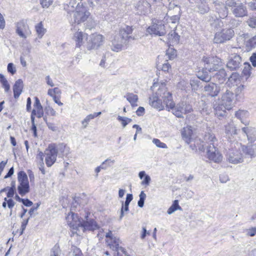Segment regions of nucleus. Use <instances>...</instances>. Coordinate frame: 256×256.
<instances>
[{"instance_id": "obj_14", "label": "nucleus", "mask_w": 256, "mask_h": 256, "mask_svg": "<svg viewBox=\"0 0 256 256\" xmlns=\"http://www.w3.org/2000/svg\"><path fill=\"white\" fill-rule=\"evenodd\" d=\"M58 151L56 148L52 146H50L45 151L46 157L45 161L48 166H51L56 162Z\"/></svg>"}, {"instance_id": "obj_53", "label": "nucleus", "mask_w": 256, "mask_h": 256, "mask_svg": "<svg viewBox=\"0 0 256 256\" xmlns=\"http://www.w3.org/2000/svg\"><path fill=\"white\" fill-rule=\"evenodd\" d=\"M68 148L66 146L63 144H60L58 148L56 149L58 151V152H60L62 153H65V154H67V152L68 150H67Z\"/></svg>"}, {"instance_id": "obj_33", "label": "nucleus", "mask_w": 256, "mask_h": 256, "mask_svg": "<svg viewBox=\"0 0 256 256\" xmlns=\"http://www.w3.org/2000/svg\"><path fill=\"white\" fill-rule=\"evenodd\" d=\"M126 100L130 103L132 106H137L136 104L138 100V96L137 95L132 93H128L125 96Z\"/></svg>"}, {"instance_id": "obj_58", "label": "nucleus", "mask_w": 256, "mask_h": 256, "mask_svg": "<svg viewBox=\"0 0 256 256\" xmlns=\"http://www.w3.org/2000/svg\"><path fill=\"white\" fill-rule=\"evenodd\" d=\"M185 114L190 112L192 110V106L189 104L183 102Z\"/></svg>"}, {"instance_id": "obj_50", "label": "nucleus", "mask_w": 256, "mask_h": 256, "mask_svg": "<svg viewBox=\"0 0 256 256\" xmlns=\"http://www.w3.org/2000/svg\"><path fill=\"white\" fill-rule=\"evenodd\" d=\"M94 119L92 114H89L86 116V118L82 122V128H85L87 127L90 120Z\"/></svg>"}, {"instance_id": "obj_21", "label": "nucleus", "mask_w": 256, "mask_h": 256, "mask_svg": "<svg viewBox=\"0 0 256 256\" xmlns=\"http://www.w3.org/2000/svg\"><path fill=\"white\" fill-rule=\"evenodd\" d=\"M82 0H70L68 4H64V10L67 12L68 14L71 15V13H74L78 7H81L80 6V2Z\"/></svg>"}, {"instance_id": "obj_15", "label": "nucleus", "mask_w": 256, "mask_h": 256, "mask_svg": "<svg viewBox=\"0 0 256 256\" xmlns=\"http://www.w3.org/2000/svg\"><path fill=\"white\" fill-rule=\"evenodd\" d=\"M221 90H224V88L222 89L219 85L213 82L207 84L204 86V91L212 97L217 96Z\"/></svg>"}, {"instance_id": "obj_52", "label": "nucleus", "mask_w": 256, "mask_h": 256, "mask_svg": "<svg viewBox=\"0 0 256 256\" xmlns=\"http://www.w3.org/2000/svg\"><path fill=\"white\" fill-rule=\"evenodd\" d=\"M40 4L43 8H48L52 4V0H40Z\"/></svg>"}, {"instance_id": "obj_4", "label": "nucleus", "mask_w": 256, "mask_h": 256, "mask_svg": "<svg viewBox=\"0 0 256 256\" xmlns=\"http://www.w3.org/2000/svg\"><path fill=\"white\" fill-rule=\"evenodd\" d=\"M156 94L163 100V104L166 106V108L169 111L170 110L174 109L175 107L172 94L170 92H168L166 88L162 86L159 88Z\"/></svg>"}, {"instance_id": "obj_20", "label": "nucleus", "mask_w": 256, "mask_h": 256, "mask_svg": "<svg viewBox=\"0 0 256 256\" xmlns=\"http://www.w3.org/2000/svg\"><path fill=\"white\" fill-rule=\"evenodd\" d=\"M138 12L140 14H146L151 12V6L149 2L144 0H140L136 5Z\"/></svg>"}, {"instance_id": "obj_16", "label": "nucleus", "mask_w": 256, "mask_h": 256, "mask_svg": "<svg viewBox=\"0 0 256 256\" xmlns=\"http://www.w3.org/2000/svg\"><path fill=\"white\" fill-rule=\"evenodd\" d=\"M16 32L21 38H26V35L30 34L28 25L24 20H22L16 24Z\"/></svg>"}, {"instance_id": "obj_49", "label": "nucleus", "mask_w": 256, "mask_h": 256, "mask_svg": "<svg viewBox=\"0 0 256 256\" xmlns=\"http://www.w3.org/2000/svg\"><path fill=\"white\" fill-rule=\"evenodd\" d=\"M88 20L86 24V28H88L89 30H91L93 28H94L96 26V22L91 17H89V18L86 20Z\"/></svg>"}, {"instance_id": "obj_60", "label": "nucleus", "mask_w": 256, "mask_h": 256, "mask_svg": "<svg viewBox=\"0 0 256 256\" xmlns=\"http://www.w3.org/2000/svg\"><path fill=\"white\" fill-rule=\"evenodd\" d=\"M29 218L24 220L21 225V231L20 232V235H22L23 234L24 230H25L26 225L28 222Z\"/></svg>"}, {"instance_id": "obj_5", "label": "nucleus", "mask_w": 256, "mask_h": 256, "mask_svg": "<svg viewBox=\"0 0 256 256\" xmlns=\"http://www.w3.org/2000/svg\"><path fill=\"white\" fill-rule=\"evenodd\" d=\"M104 38L100 34H91L86 44V52L92 50H96L100 48L104 43Z\"/></svg>"}, {"instance_id": "obj_17", "label": "nucleus", "mask_w": 256, "mask_h": 256, "mask_svg": "<svg viewBox=\"0 0 256 256\" xmlns=\"http://www.w3.org/2000/svg\"><path fill=\"white\" fill-rule=\"evenodd\" d=\"M86 36V34H84L82 32H76L74 35L73 39L76 42V48H79L80 50L86 53V44H84V38Z\"/></svg>"}, {"instance_id": "obj_28", "label": "nucleus", "mask_w": 256, "mask_h": 256, "mask_svg": "<svg viewBox=\"0 0 256 256\" xmlns=\"http://www.w3.org/2000/svg\"><path fill=\"white\" fill-rule=\"evenodd\" d=\"M225 133L229 139H230V136L238 134L237 130L232 122L228 123L225 126Z\"/></svg>"}, {"instance_id": "obj_63", "label": "nucleus", "mask_w": 256, "mask_h": 256, "mask_svg": "<svg viewBox=\"0 0 256 256\" xmlns=\"http://www.w3.org/2000/svg\"><path fill=\"white\" fill-rule=\"evenodd\" d=\"M248 43L253 48L256 46V36H253L249 40Z\"/></svg>"}, {"instance_id": "obj_36", "label": "nucleus", "mask_w": 256, "mask_h": 256, "mask_svg": "<svg viewBox=\"0 0 256 256\" xmlns=\"http://www.w3.org/2000/svg\"><path fill=\"white\" fill-rule=\"evenodd\" d=\"M252 68L248 62L244 63V68L242 72V74L246 76L247 80L251 75V70Z\"/></svg>"}, {"instance_id": "obj_44", "label": "nucleus", "mask_w": 256, "mask_h": 256, "mask_svg": "<svg viewBox=\"0 0 256 256\" xmlns=\"http://www.w3.org/2000/svg\"><path fill=\"white\" fill-rule=\"evenodd\" d=\"M118 120L122 122L123 128H125L128 123H130L132 121L131 118L120 116L118 117Z\"/></svg>"}, {"instance_id": "obj_55", "label": "nucleus", "mask_w": 256, "mask_h": 256, "mask_svg": "<svg viewBox=\"0 0 256 256\" xmlns=\"http://www.w3.org/2000/svg\"><path fill=\"white\" fill-rule=\"evenodd\" d=\"M45 110L48 114H50L52 116H55L56 115V112L53 108L50 106H48L45 108Z\"/></svg>"}, {"instance_id": "obj_56", "label": "nucleus", "mask_w": 256, "mask_h": 256, "mask_svg": "<svg viewBox=\"0 0 256 256\" xmlns=\"http://www.w3.org/2000/svg\"><path fill=\"white\" fill-rule=\"evenodd\" d=\"M128 210V206L122 203V207L120 210V220H122L124 216V211L127 212Z\"/></svg>"}, {"instance_id": "obj_47", "label": "nucleus", "mask_w": 256, "mask_h": 256, "mask_svg": "<svg viewBox=\"0 0 256 256\" xmlns=\"http://www.w3.org/2000/svg\"><path fill=\"white\" fill-rule=\"evenodd\" d=\"M34 99H35V102H34V110H36V112H38L39 110L40 111L43 110L42 106L38 98L37 97H35Z\"/></svg>"}, {"instance_id": "obj_26", "label": "nucleus", "mask_w": 256, "mask_h": 256, "mask_svg": "<svg viewBox=\"0 0 256 256\" xmlns=\"http://www.w3.org/2000/svg\"><path fill=\"white\" fill-rule=\"evenodd\" d=\"M149 103L152 106L158 110H161L164 109V104L158 96H155L150 97Z\"/></svg>"}, {"instance_id": "obj_18", "label": "nucleus", "mask_w": 256, "mask_h": 256, "mask_svg": "<svg viewBox=\"0 0 256 256\" xmlns=\"http://www.w3.org/2000/svg\"><path fill=\"white\" fill-rule=\"evenodd\" d=\"M232 13L236 18H242L247 16L248 12L247 8L242 3L238 4L232 10Z\"/></svg>"}, {"instance_id": "obj_29", "label": "nucleus", "mask_w": 256, "mask_h": 256, "mask_svg": "<svg viewBox=\"0 0 256 256\" xmlns=\"http://www.w3.org/2000/svg\"><path fill=\"white\" fill-rule=\"evenodd\" d=\"M196 8L198 9V12L201 14H204L207 13L209 10L210 8L207 4L206 0L204 1H197Z\"/></svg>"}, {"instance_id": "obj_19", "label": "nucleus", "mask_w": 256, "mask_h": 256, "mask_svg": "<svg viewBox=\"0 0 256 256\" xmlns=\"http://www.w3.org/2000/svg\"><path fill=\"white\" fill-rule=\"evenodd\" d=\"M79 226H81L84 230H94L98 228V226L94 220H88L79 222L78 224Z\"/></svg>"}, {"instance_id": "obj_61", "label": "nucleus", "mask_w": 256, "mask_h": 256, "mask_svg": "<svg viewBox=\"0 0 256 256\" xmlns=\"http://www.w3.org/2000/svg\"><path fill=\"white\" fill-rule=\"evenodd\" d=\"M100 2V0H88L89 5L92 8L99 5Z\"/></svg>"}, {"instance_id": "obj_2", "label": "nucleus", "mask_w": 256, "mask_h": 256, "mask_svg": "<svg viewBox=\"0 0 256 256\" xmlns=\"http://www.w3.org/2000/svg\"><path fill=\"white\" fill-rule=\"evenodd\" d=\"M146 32L150 35L160 36L166 33L164 22L157 18L152 20V24L148 28Z\"/></svg>"}, {"instance_id": "obj_37", "label": "nucleus", "mask_w": 256, "mask_h": 256, "mask_svg": "<svg viewBox=\"0 0 256 256\" xmlns=\"http://www.w3.org/2000/svg\"><path fill=\"white\" fill-rule=\"evenodd\" d=\"M0 82L2 87L4 89L5 92H8L10 90V85L4 76L0 74Z\"/></svg>"}, {"instance_id": "obj_10", "label": "nucleus", "mask_w": 256, "mask_h": 256, "mask_svg": "<svg viewBox=\"0 0 256 256\" xmlns=\"http://www.w3.org/2000/svg\"><path fill=\"white\" fill-rule=\"evenodd\" d=\"M235 0H227L226 2V5L223 4L216 3L215 6L218 12L219 13L220 17L224 18L227 16L228 14V10L226 6L232 8V9L236 6Z\"/></svg>"}, {"instance_id": "obj_45", "label": "nucleus", "mask_w": 256, "mask_h": 256, "mask_svg": "<svg viewBox=\"0 0 256 256\" xmlns=\"http://www.w3.org/2000/svg\"><path fill=\"white\" fill-rule=\"evenodd\" d=\"M140 200L138 201V204L140 208H142L144 205V200L146 198V194L144 191H142L140 194Z\"/></svg>"}, {"instance_id": "obj_40", "label": "nucleus", "mask_w": 256, "mask_h": 256, "mask_svg": "<svg viewBox=\"0 0 256 256\" xmlns=\"http://www.w3.org/2000/svg\"><path fill=\"white\" fill-rule=\"evenodd\" d=\"M178 210H181L182 208L178 204V200H175L168 209L167 212L168 214H171Z\"/></svg>"}, {"instance_id": "obj_59", "label": "nucleus", "mask_w": 256, "mask_h": 256, "mask_svg": "<svg viewBox=\"0 0 256 256\" xmlns=\"http://www.w3.org/2000/svg\"><path fill=\"white\" fill-rule=\"evenodd\" d=\"M162 70L164 72H169L171 70V66L168 62L164 63L162 64Z\"/></svg>"}, {"instance_id": "obj_46", "label": "nucleus", "mask_w": 256, "mask_h": 256, "mask_svg": "<svg viewBox=\"0 0 256 256\" xmlns=\"http://www.w3.org/2000/svg\"><path fill=\"white\" fill-rule=\"evenodd\" d=\"M198 78H194L190 80V84L193 90H197L199 86V83L200 82Z\"/></svg>"}, {"instance_id": "obj_23", "label": "nucleus", "mask_w": 256, "mask_h": 256, "mask_svg": "<svg viewBox=\"0 0 256 256\" xmlns=\"http://www.w3.org/2000/svg\"><path fill=\"white\" fill-rule=\"evenodd\" d=\"M212 106L215 111V114L218 117L220 118L225 116L226 114L225 106L220 105L216 100L213 102Z\"/></svg>"}, {"instance_id": "obj_30", "label": "nucleus", "mask_w": 256, "mask_h": 256, "mask_svg": "<svg viewBox=\"0 0 256 256\" xmlns=\"http://www.w3.org/2000/svg\"><path fill=\"white\" fill-rule=\"evenodd\" d=\"M184 105L183 102H180L175 106V107L173 110V114H174L178 118L183 117V114H185Z\"/></svg>"}, {"instance_id": "obj_54", "label": "nucleus", "mask_w": 256, "mask_h": 256, "mask_svg": "<svg viewBox=\"0 0 256 256\" xmlns=\"http://www.w3.org/2000/svg\"><path fill=\"white\" fill-rule=\"evenodd\" d=\"M7 69L8 72L12 75L14 74L16 72V68L12 63H9L8 64Z\"/></svg>"}, {"instance_id": "obj_6", "label": "nucleus", "mask_w": 256, "mask_h": 256, "mask_svg": "<svg viewBox=\"0 0 256 256\" xmlns=\"http://www.w3.org/2000/svg\"><path fill=\"white\" fill-rule=\"evenodd\" d=\"M18 180L19 185L18 190L22 196L25 195L30 192V185L26 174L24 171H20L18 174Z\"/></svg>"}, {"instance_id": "obj_8", "label": "nucleus", "mask_w": 256, "mask_h": 256, "mask_svg": "<svg viewBox=\"0 0 256 256\" xmlns=\"http://www.w3.org/2000/svg\"><path fill=\"white\" fill-rule=\"evenodd\" d=\"M206 156L210 160L216 163H219L222 159V156L216 148L214 143H210L206 146Z\"/></svg>"}, {"instance_id": "obj_38", "label": "nucleus", "mask_w": 256, "mask_h": 256, "mask_svg": "<svg viewBox=\"0 0 256 256\" xmlns=\"http://www.w3.org/2000/svg\"><path fill=\"white\" fill-rule=\"evenodd\" d=\"M35 29L40 38H42L46 32V29L44 28L42 22H40L35 26Z\"/></svg>"}, {"instance_id": "obj_48", "label": "nucleus", "mask_w": 256, "mask_h": 256, "mask_svg": "<svg viewBox=\"0 0 256 256\" xmlns=\"http://www.w3.org/2000/svg\"><path fill=\"white\" fill-rule=\"evenodd\" d=\"M72 250V252H70L68 256H82V254L80 248L74 246Z\"/></svg>"}, {"instance_id": "obj_27", "label": "nucleus", "mask_w": 256, "mask_h": 256, "mask_svg": "<svg viewBox=\"0 0 256 256\" xmlns=\"http://www.w3.org/2000/svg\"><path fill=\"white\" fill-rule=\"evenodd\" d=\"M192 134V130L190 126L184 128L182 131V137L187 144H189L190 142Z\"/></svg>"}, {"instance_id": "obj_35", "label": "nucleus", "mask_w": 256, "mask_h": 256, "mask_svg": "<svg viewBox=\"0 0 256 256\" xmlns=\"http://www.w3.org/2000/svg\"><path fill=\"white\" fill-rule=\"evenodd\" d=\"M240 150L247 156L250 158L254 156V151L252 146H245L241 145Z\"/></svg>"}, {"instance_id": "obj_34", "label": "nucleus", "mask_w": 256, "mask_h": 256, "mask_svg": "<svg viewBox=\"0 0 256 256\" xmlns=\"http://www.w3.org/2000/svg\"><path fill=\"white\" fill-rule=\"evenodd\" d=\"M242 132L246 135L248 140H250L252 142L256 140V138H252L250 136L251 133L252 134L255 132V130L254 128H250H250L244 127L242 128Z\"/></svg>"}, {"instance_id": "obj_62", "label": "nucleus", "mask_w": 256, "mask_h": 256, "mask_svg": "<svg viewBox=\"0 0 256 256\" xmlns=\"http://www.w3.org/2000/svg\"><path fill=\"white\" fill-rule=\"evenodd\" d=\"M250 60L254 67H256V53H253L250 58Z\"/></svg>"}, {"instance_id": "obj_64", "label": "nucleus", "mask_w": 256, "mask_h": 256, "mask_svg": "<svg viewBox=\"0 0 256 256\" xmlns=\"http://www.w3.org/2000/svg\"><path fill=\"white\" fill-rule=\"evenodd\" d=\"M248 6L252 10H256V0H252L249 2Z\"/></svg>"}, {"instance_id": "obj_25", "label": "nucleus", "mask_w": 256, "mask_h": 256, "mask_svg": "<svg viewBox=\"0 0 256 256\" xmlns=\"http://www.w3.org/2000/svg\"><path fill=\"white\" fill-rule=\"evenodd\" d=\"M248 116V112L245 110H240L236 112L235 113V116L240 120L242 123L244 124L246 126H248L249 124V121L246 120Z\"/></svg>"}, {"instance_id": "obj_9", "label": "nucleus", "mask_w": 256, "mask_h": 256, "mask_svg": "<svg viewBox=\"0 0 256 256\" xmlns=\"http://www.w3.org/2000/svg\"><path fill=\"white\" fill-rule=\"evenodd\" d=\"M234 35V31L231 28L224 29L215 34L214 42L220 44L230 40Z\"/></svg>"}, {"instance_id": "obj_51", "label": "nucleus", "mask_w": 256, "mask_h": 256, "mask_svg": "<svg viewBox=\"0 0 256 256\" xmlns=\"http://www.w3.org/2000/svg\"><path fill=\"white\" fill-rule=\"evenodd\" d=\"M152 142L156 146L160 148H167L166 144L162 142L158 139L154 138Z\"/></svg>"}, {"instance_id": "obj_13", "label": "nucleus", "mask_w": 256, "mask_h": 256, "mask_svg": "<svg viewBox=\"0 0 256 256\" xmlns=\"http://www.w3.org/2000/svg\"><path fill=\"white\" fill-rule=\"evenodd\" d=\"M242 64L241 56L238 54H232L229 56L226 67L231 70H236L240 67Z\"/></svg>"}, {"instance_id": "obj_1", "label": "nucleus", "mask_w": 256, "mask_h": 256, "mask_svg": "<svg viewBox=\"0 0 256 256\" xmlns=\"http://www.w3.org/2000/svg\"><path fill=\"white\" fill-rule=\"evenodd\" d=\"M132 26L125 25L120 28L118 33L116 34L112 40L111 50L118 52L122 50L124 45H126L130 40H135V38L130 34L133 32Z\"/></svg>"}, {"instance_id": "obj_39", "label": "nucleus", "mask_w": 256, "mask_h": 256, "mask_svg": "<svg viewBox=\"0 0 256 256\" xmlns=\"http://www.w3.org/2000/svg\"><path fill=\"white\" fill-rule=\"evenodd\" d=\"M244 88L245 86L243 84H240L236 88L235 90V96L237 99L243 98Z\"/></svg>"}, {"instance_id": "obj_7", "label": "nucleus", "mask_w": 256, "mask_h": 256, "mask_svg": "<svg viewBox=\"0 0 256 256\" xmlns=\"http://www.w3.org/2000/svg\"><path fill=\"white\" fill-rule=\"evenodd\" d=\"M234 96L233 92L230 90L226 89L222 94L221 100H218L216 101L225 106V109L230 110L234 105Z\"/></svg>"}, {"instance_id": "obj_32", "label": "nucleus", "mask_w": 256, "mask_h": 256, "mask_svg": "<svg viewBox=\"0 0 256 256\" xmlns=\"http://www.w3.org/2000/svg\"><path fill=\"white\" fill-rule=\"evenodd\" d=\"M180 36L174 31L172 30L168 35V42L178 43L180 40Z\"/></svg>"}, {"instance_id": "obj_3", "label": "nucleus", "mask_w": 256, "mask_h": 256, "mask_svg": "<svg viewBox=\"0 0 256 256\" xmlns=\"http://www.w3.org/2000/svg\"><path fill=\"white\" fill-rule=\"evenodd\" d=\"M241 144L236 142L234 148L230 150L227 154V160L232 164H237L243 162V156L240 150Z\"/></svg>"}, {"instance_id": "obj_11", "label": "nucleus", "mask_w": 256, "mask_h": 256, "mask_svg": "<svg viewBox=\"0 0 256 256\" xmlns=\"http://www.w3.org/2000/svg\"><path fill=\"white\" fill-rule=\"evenodd\" d=\"M90 16V13L86 8L84 6L78 7L74 14V23L79 24L84 22Z\"/></svg>"}, {"instance_id": "obj_12", "label": "nucleus", "mask_w": 256, "mask_h": 256, "mask_svg": "<svg viewBox=\"0 0 256 256\" xmlns=\"http://www.w3.org/2000/svg\"><path fill=\"white\" fill-rule=\"evenodd\" d=\"M204 69L210 72L216 71L219 68L220 59L217 57L206 58L204 59Z\"/></svg>"}, {"instance_id": "obj_43", "label": "nucleus", "mask_w": 256, "mask_h": 256, "mask_svg": "<svg viewBox=\"0 0 256 256\" xmlns=\"http://www.w3.org/2000/svg\"><path fill=\"white\" fill-rule=\"evenodd\" d=\"M246 22L250 28H256V16L250 17Z\"/></svg>"}, {"instance_id": "obj_42", "label": "nucleus", "mask_w": 256, "mask_h": 256, "mask_svg": "<svg viewBox=\"0 0 256 256\" xmlns=\"http://www.w3.org/2000/svg\"><path fill=\"white\" fill-rule=\"evenodd\" d=\"M198 78L205 82H209L211 80V76L207 74V72H203L202 74L199 73Z\"/></svg>"}, {"instance_id": "obj_24", "label": "nucleus", "mask_w": 256, "mask_h": 256, "mask_svg": "<svg viewBox=\"0 0 256 256\" xmlns=\"http://www.w3.org/2000/svg\"><path fill=\"white\" fill-rule=\"evenodd\" d=\"M23 86V82L21 79H18L15 82L13 86L14 96L15 98H18L22 92Z\"/></svg>"}, {"instance_id": "obj_41", "label": "nucleus", "mask_w": 256, "mask_h": 256, "mask_svg": "<svg viewBox=\"0 0 256 256\" xmlns=\"http://www.w3.org/2000/svg\"><path fill=\"white\" fill-rule=\"evenodd\" d=\"M204 139L206 142H212V143H214V142L216 140L214 135L211 132L206 133Z\"/></svg>"}, {"instance_id": "obj_22", "label": "nucleus", "mask_w": 256, "mask_h": 256, "mask_svg": "<svg viewBox=\"0 0 256 256\" xmlns=\"http://www.w3.org/2000/svg\"><path fill=\"white\" fill-rule=\"evenodd\" d=\"M106 242L108 244L110 248L114 250H121L122 252L124 253V249L122 246H120V240L118 238L114 236L111 240H108Z\"/></svg>"}, {"instance_id": "obj_31", "label": "nucleus", "mask_w": 256, "mask_h": 256, "mask_svg": "<svg viewBox=\"0 0 256 256\" xmlns=\"http://www.w3.org/2000/svg\"><path fill=\"white\" fill-rule=\"evenodd\" d=\"M226 73L224 69L221 68L214 74V78L217 80L219 82H224L226 77Z\"/></svg>"}, {"instance_id": "obj_57", "label": "nucleus", "mask_w": 256, "mask_h": 256, "mask_svg": "<svg viewBox=\"0 0 256 256\" xmlns=\"http://www.w3.org/2000/svg\"><path fill=\"white\" fill-rule=\"evenodd\" d=\"M246 234L250 236H254L256 234V227L252 228L246 230Z\"/></svg>"}]
</instances>
